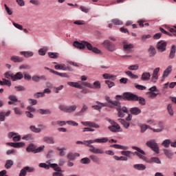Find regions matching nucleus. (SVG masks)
<instances>
[{
  "label": "nucleus",
  "mask_w": 176,
  "mask_h": 176,
  "mask_svg": "<svg viewBox=\"0 0 176 176\" xmlns=\"http://www.w3.org/2000/svg\"><path fill=\"white\" fill-rule=\"evenodd\" d=\"M147 129H151V126L149 125L143 124L140 126V132L145 133V131H146Z\"/></svg>",
  "instance_id": "nucleus-51"
},
{
  "label": "nucleus",
  "mask_w": 176,
  "mask_h": 176,
  "mask_svg": "<svg viewBox=\"0 0 176 176\" xmlns=\"http://www.w3.org/2000/svg\"><path fill=\"white\" fill-rule=\"evenodd\" d=\"M87 109H89V107L85 104H83L81 110L80 111L79 113H85V112H86V111H87Z\"/></svg>",
  "instance_id": "nucleus-58"
},
{
  "label": "nucleus",
  "mask_w": 176,
  "mask_h": 176,
  "mask_svg": "<svg viewBox=\"0 0 176 176\" xmlns=\"http://www.w3.org/2000/svg\"><path fill=\"white\" fill-rule=\"evenodd\" d=\"M6 145L12 146V148H23L25 145L24 142H7Z\"/></svg>",
  "instance_id": "nucleus-14"
},
{
  "label": "nucleus",
  "mask_w": 176,
  "mask_h": 176,
  "mask_svg": "<svg viewBox=\"0 0 176 176\" xmlns=\"http://www.w3.org/2000/svg\"><path fill=\"white\" fill-rule=\"evenodd\" d=\"M102 45L106 50H108V52H115V50H116V45L111 43L109 40H105L103 42Z\"/></svg>",
  "instance_id": "nucleus-8"
},
{
  "label": "nucleus",
  "mask_w": 176,
  "mask_h": 176,
  "mask_svg": "<svg viewBox=\"0 0 176 176\" xmlns=\"http://www.w3.org/2000/svg\"><path fill=\"white\" fill-rule=\"evenodd\" d=\"M111 23H113L114 25H123V21L119 19H111Z\"/></svg>",
  "instance_id": "nucleus-35"
},
{
  "label": "nucleus",
  "mask_w": 176,
  "mask_h": 176,
  "mask_svg": "<svg viewBox=\"0 0 176 176\" xmlns=\"http://www.w3.org/2000/svg\"><path fill=\"white\" fill-rule=\"evenodd\" d=\"M171 71H173V66L169 65L168 67L164 70L163 73L164 78H167L170 74H171Z\"/></svg>",
  "instance_id": "nucleus-23"
},
{
  "label": "nucleus",
  "mask_w": 176,
  "mask_h": 176,
  "mask_svg": "<svg viewBox=\"0 0 176 176\" xmlns=\"http://www.w3.org/2000/svg\"><path fill=\"white\" fill-rule=\"evenodd\" d=\"M160 31H161V32L162 34H165L166 35H168V36H173V35H174L175 36H176V34H171L167 31H166L163 28H160Z\"/></svg>",
  "instance_id": "nucleus-47"
},
{
  "label": "nucleus",
  "mask_w": 176,
  "mask_h": 176,
  "mask_svg": "<svg viewBox=\"0 0 176 176\" xmlns=\"http://www.w3.org/2000/svg\"><path fill=\"white\" fill-rule=\"evenodd\" d=\"M105 84L107 85L109 89H111V87H113V86H115V82L109 80H105Z\"/></svg>",
  "instance_id": "nucleus-59"
},
{
  "label": "nucleus",
  "mask_w": 176,
  "mask_h": 176,
  "mask_svg": "<svg viewBox=\"0 0 176 176\" xmlns=\"http://www.w3.org/2000/svg\"><path fill=\"white\" fill-rule=\"evenodd\" d=\"M123 49L124 50V52H130L131 50V49H134V45L133 44H128V43H125L123 45Z\"/></svg>",
  "instance_id": "nucleus-25"
},
{
  "label": "nucleus",
  "mask_w": 176,
  "mask_h": 176,
  "mask_svg": "<svg viewBox=\"0 0 176 176\" xmlns=\"http://www.w3.org/2000/svg\"><path fill=\"white\" fill-rule=\"evenodd\" d=\"M73 45L74 47L80 50L87 47L88 50H91L93 52V53H96V54H100V53H101V50H98L97 47H93V45H91L90 43L87 41H82L81 43H79V41H74Z\"/></svg>",
  "instance_id": "nucleus-3"
},
{
  "label": "nucleus",
  "mask_w": 176,
  "mask_h": 176,
  "mask_svg": "<svg viewBox=\"0 0 176 176\" xmlns=\"http://www.w3.org/2000/svg\"><path fill=\"white\" fill-rule=\"evenodd\" d=\"M14 111L15 115H23V111H21V110H20V109H19L18 107H14Z\"/></svg>",
  "instance_id": "nucleus-60"
},
{
  "label": "nucleus",
  "mask_w": 176,
  "mask_h": 176,
  "mask_svg": "<svg viewBox=\"0 0 176 176\" xmlns=\"http://www.w3.org/2000/svg\"><path fill=\"white\" fill-rule=\"evenodd\" d=\"M96 142H97L98 144H105V142H108V138H102L99 139L85 140V146H88V148H90V146H93V145L90 144H94Z\"/></svg>",
  "instance_id": "nucleus-5"
},
{
  "label": "nucleus",
  "mask_w": 176,
  "mask_h": 176,
  "mask_svg": "<svg viewBox=\"0 0 176 176\" xmlns=\"http://www.w3.org/2000/svg\"><path fill=\"white\" fill-rule=\"evenodd\" d=\"M160 72V67H156L152 74L151 82L152 83H156L157 79H159V72Z\"/></svg>",
  "instance_id": "nucleus-11"
},
{
  "label": "nucleus",
  "mask_w": 176,
  "mask_h": 176,
  "mask_svg": "<svg viewBox=\"0 0 176 176\" xmlns=\"http://www.w3.org/2000/svg\"><path fill=\"white\" fill-rule=\"evenodd\" d=\"M38 112L41 113V115H50L52 113L50 109H40L38 110Z\"/></svg>",
  "instance_id": "nucleus-33"
},
{
  "label": "nucleus",
  "mask_w": 176,
  "mask_h": 176,
  "mask_svg": "<svg viewBox=\"0 0 176 176\" xmlns=\"http://www.w3.org/2000/svg\"><path fill=\"white\" fill-rule=\"evenodd\" d=\"M89 159L94 162V163H98L100 162V158H98L96 155H91L89 156Z\"/></svg>",
  "instance_id": "nucleus-43"
},
{
  "label": "nucleus",
  "mask_w": 176,
  "mask_h": 176,
  "mask_svg": "<svg viewBox=\"0 0 176 176\" xmlns=\"http://www.w3.org/2000/svg\"><path fill=\"white\" fill-rule=\"evenodd\" d=\"M166 47H167V42L164 41H160L157 43V49L161 52V53L166 52Z\"/></svg>",
  "instance_id": "nucleus-10"
},
{
  "label": "nucleus",
  "mask_w": 176,
  "mask_h": 176,
  "mask_svg": "<svg viewBox=\"0 0 176 176\" xmlns=\"http://www.w3.org/2000/svg\"><path fill=\"white\" fill-rule=\"evenodd\" d=\"M21 55H24V57L28 58L30 57H32L34 56V52L31 51H26V52H21Z\"/></svg>",
  "instance_id": "nucleus-31"
},
{
  "label": "nucleus",
  "mask_w": 176,
  "mask_h": 176,
  "mask_svg": "<svg viewBox=\"0 0 176 176\" xmlns=\"http://www.w3.org/2000/svg\"><path fill=\"white\" fill-rule=\"evenodd\" d=\"M89 152H91L92 153L95 154H99V155H104L105 153V151H104V148H96L94 146H89Z\"/></svg>",
  "instance_id": "nucleus-13"
},
{
  "label": "nucleus",
  "mask_w": 176,
  "mask_h": 176,
  "mask_svg": "<svg viewBox=\"0 0 176 176\" xmlns=\"http://www.w3.org/2000/svg\"><path fill=\"white\" fill-rule=\"evenodd\" d=\"M94 89H101V83H100V81H95L94 82Z\"/></svg>",
  "instance_id": "nucleus-55"
},
{
  "label": "nucleus",
  "mask_w": 176,
  "mask_h": 176,
  "mask_svg": "<svg viewBox=\"0 0 176 176\" xmlns=\"http://www.w3.org/2000/svg\"><path fill=\"white\" fill-rule=\"evenodd\" d=\"M130 112L131 113V115H140V113H141L142 111L141 109L138 108V107H132L130 109Z\"/></svg>",
  "instance_id": "nucleus-20"
},
{
  "label": "nucleus",
  "mask_w": 176,
  "mask_h": 176,
  "mask_svg": "<svg viewBox=\"0 0 176 176\" xmlns=\"http://www.w3.org/2000/svg\"><path fill=\"white\" fill-rule=\"evenodd\" d=\"M76 105L67 106V113H72V112H75L76 111Z\"/></svg>",
  "instance_id": "nucleus-37"
},
{
  "label": "nucleus",
  "mask_w": 176,
  "mask_h": 176,
  "mask_svg": "<svg viewBox=\"0 0 176 176\" xmlns=\"http://www.w3.org/2000/svg\"><path fill=\"white\" fill-rule=\"evenodd\" d=\"M11 61L14 63H23L24 59L20 56H13L10 58Z\"/></svg>",
  "instance_id": "nucleus-26"
},
{
  "label": "nucleus",
  "mask_w": 176,
  "mask_h": 176,
  "mask_svg": "<svg viewBox=\"0 0 176 176\" xmlns=\"http://www.w3.org/2000/svg\"><path fill=\"white\" fill-rule=\"evenodd\" d=\"M21 136L16 133V135H14L13 137L12 141H14V142H19V141H21Z\"/></svg>",
  "instance_id": "nucleus-53"
},
{
  "label": "nucleus",
  "mask_w": 176,
  "mask_h": 176,
  "mask_svg": "<svg viewBox=\"0 0 176 176\" xmlns=\"http://www.w3.org/2000/svg\"><path fill=\"white\" fill-rule=\"evenodd\" d=\"M5 78L7 79H12L13 80V74L11 73L10 72H7L4 74Z\"/></svg>",
  "instance_id": "nucleus-50"
},
{
  "label": "nucleus",
  "mask_w": 176,
  "mask_h": 176,
  "mask_svg": "<svg viewBox=\"0 0 176 176\" xmlns=\"http://www.w3.org/2000/svg\"><path fill=\"white\" fill-rule=\"evenodd\" d=\"M8 100H10V101H8L9 105H16L14 102H17L19 101V99H17V97L13 95H10L8 97Z\"/></svg>",
  "instance_id": "nucleus-16"
},
{
  "label": "nucleus",
  "mask_w": 176,
  "mask_h": 176,
  "mask_svg": "<svg viewBox=\"0 0 176 176\" xmlns=\"http://www.w3.org/2000/svg\"><path fill=\"white\" fill-rule=\"evenodd\" d=\"M43 141L47 144H54V138L52 137H45L43 138Z\"/></svg>",
  "instance_id": "nucleus-32"
},
{
  "label": "nucleus",
  "mask_w": 176,
  "mask_h": 176,
  "mask_svg": "<svg viewBox=\"0 0 176 176\" xmlns=\"http://www.w3.org/2000/svg\"><path fill=\"white\" fill-rule=\"evenodd\" d=\"M111 148H115L116 149H121L122 151H127V149H129V146H122L120 144H113L111 145Z\"/></svg>",
  "instance_id": "nucleus-24"
},
{
  "label": "nucleus",
  "mask_w": 176,
  "mask_h": 176,
  "mask_svg": "<svg viewBox=\"0 0 176 176\" xmlns=\"http://www.w3.org/2000/svg\"><path fill=\"white\" fill-rule=\"evenodd\" d=\"M58 109L60 111H63V112H66L67 113V109H68V106H65L64 104H60L58 106Z\"/></svg>",
  "instance_id": "nucleus-52"
},
{
  "label": "nucleus",
  "mask_w": 176,
  "mask_h": 176,
  "mask_svg": "<svg viewBox=\"0 0 176 176\" xmlns=\"http://www.w3.org/2000/svg\"><path fill=\"white\" fill-rule=\"evenodd\" d=\"M149 79H151V73L144 72L142 74L141 80H142L143 82H146V81L149 80Z\"/></svg>",
  "instance_id": "nucleus-19"
},
{
  "label": "nucleus",
  "mask_w": 176,
  "mask_h": 176,
  "mask_svg": "<svg viewBox=\"0 0 176 176\" xmlns=\"http://www.w3.org/2000/svg\"><path fill=\"white\" fill-rule=\"evenodd\" d=\"M137 100V95L131 92L124 93V101H135Z\"/></svg>",
  "instance_id": "nucleus-9"
},
{
  "label": "nucleus",
  "mask_w": 176,
  "mask_h": 176,
  "mask_svg": "<svg viewBox=\"0 0 176 176\" xmlns=\"http://www.w3.org/2000/svg\"><path fill=\"white\" fill-rule=\"evenodd\" d=\"M146 146L152 149L155 153H160V148H159V144L156 142L155 140H150L146 142Z\"/></svg>",
  "instance_id": "nucleus-4"
},
{
  "label": "nucleus",
  "mask_w": 176,
  "mask_h": 176,
  "mask_svg": "<svg viewBox=\"0 0 176 176\" xmlns=\"http://www.w3.org/2000/svg\"><path fill=\"white\" fill-rule=\"evenodd\" d=\"M175 52H176V46L175 45H172L169 54V58L170 60H173L174 57H175Z\"/></svg>",
  "instance_id": "nucleus-22"
},
{
  "label": "nucleus",
  "mask_w": 176,
  "mask_h": 176,
  "mask_svg": "<svg viewBox=\"0 0 176 176\" xmlns=\"http://www.w3.org/2000/svg\"><path fill=\"white\" fill-rule=\"evenodd\" d=\"M46 52H47V50H44L43 48H41L38 50V54L39 56H45Z\"/></svg>",
  "instance_id": "nucleus-62"
},
{
  "label": "nucleus",
  "mask_w": 176,
  "mask_h": 176,
  "mask_svg": "<svg viewBox=\"0 0 176 176\" xmlns=\"http://www.w3.org/2000/svg\"><path fill=\"white\" fill-rule=\"evenodd\" d=\"M23 78V74L21 72H17L16 74H13L12 80L13 82H16V80H21Z\"/></svg>",
  "instance_id": "nucleus-21"
},
{
  "label": "nucleus",
  "mask_w": 176,
  "mask_h": 176,
  "mask_svg": "<svg viewBox=\"0 0 176 176\" xmlns=\"http://www.w3.org/2000/svg\"><path fill=\"white\" fill-rule=\"evenodd\" d=\"M102 76L104 79H111V80H115V79H116V76L115 75H112L110 74H104Z\"/></svg>",
  "instance_id": "nucleus-34"
},
{
  "label": "nucleus",
  "mask_w": 176,
  "mask_h": 176,
  "mask_svg": "<svg viewBox=\"0 0 176 176\" xmlns=\"http://www.w3.org/2000/svg\"><path fill=\"white\" fill-rule=\"evenodd\" d=\"M55 69H60L62 71H67V65L65 64H58L54 66Z\"/></svg>",
  "instance_id": "nucleus-30"
},
{
  "label": "nucleus",
  "mask_w": 176,
  "mask_h": 176,
  "mask_svg": "<svg viewBox=\"0 0 176 176\" xmlns=\"http://www.w3.org/2000/svg\"><path fill=\"white\" fill-rule=\"evenodd\" d=\"M25 175H27V170L25 168H23V169L21 170L19 176H25Z\"/></svg>",
  "instance_id": "nucleus-64"
},
{
  "label": "nucleus",
  "mask_w": 176,
  "mask_h": 176,
  "mask_svg": "<svg viewBox=\"0 0 176 176\" xmlns=\"http://www.w3.org/2000/svg\"><path fill=\"white\" fill-rule=\"evenodd\" d=\"M133 168L139 171H144V170L146 169V166L144 164H136L133 165Z\"/></svg>",
  "instance_id": "nucleus-17"
},
{
  "label": "nucleus",
  "mask_w": 176,
  "mask_h": 176,
  "mask_svg": "<svg viewBox=\"0 0 176 176\" xmlns=\"http://www.w3.org/2000/svg\"><path fill=\"white\" fill-rule=\"evenodd\" d=\"M127 82H129V78H122L121 79H120V83L121 85H126Z\"/></svg>",
  "instance_id": "nucleus-61"
},
{
  "label": "nucleus",
  "mask_w": 176,
  "mask_h": 176,
  "mask_svg": "<svg viewBox=\"0 0 176 176\" xmlns=\"http://www.w3.org/2000/svg\"><path fill=\"white\" fill-rule=\"evenodd\" d=\"M135 101H138L140 105H145V104H146V101L145 100V98L141 96H138V95H137L136 100H135Z\"/></svg>",
  "instance_id": "nucleus-29"
},
{
  "label": "nucleus",
  "mask_w": 176,
  "mask_h": 176,
  "mask_svg": "<svg viewBox=\"0 0 176 176\" xmlns=\"http://www.w3.org/2000/svg\"><path fill=\"white\" fill-rule=\"evenodd\" d=\"M135 87L138 90H145L146 89V87L136 83L135 84Z\"/></svg>",
  "instance_id": "nucleus-57"
},
{
  "label": "nucleus",
  "mask_w": 176,
  "mask_h": 176,
  "mask_svg": "<svg viewBox=\"0 0 176 176\" xmlns=\"http://www.w3.org/2000/svg\"><path fill=\"white\" fill-rule=\"evenodd\" d=\"M148 52H149L150 57H153V56L156 54V50L153 46L150 47V48L148 49Z\"/></svg>",
  "instance_id": "nucleus-42"
},
{
  "label": "nucleus",
  "mask_w": 176,
  "mask_h": 176,
  "mask_svg": "<svg viewBox=\"0 0 176 176\" xmlns=\"http://www.w3.org/2000/svg\"><path fill=\"white\" fill-rule=\"evenodd\" d=\"M50 58H58V53L57 52H48Z\"/></svg>",
  "instance_id": "nucleus-48"
},
{
  "label": "nucleus",
  "mask_w": 176,
  "mask_h": 176,
  "mask_svg": "<svg viewBox=\"0 0 176 176\" xmlns=\"http://www.w3.org/2000/svg\"><path fill=\"white\" fill-rule=\"evenodd\" d=\"M30 129L31 131H33V133H41V131H42V129L40 128H36L34 125L30 126Z\"/></svg>",
  "instance_id": "nucleus-46"
},
{
  "label": "nucleus",
  "mask_w": 176,
  "mask_h": 176,
  "mask_svg": "<svg viewBox=\"0 0 176 176\" xmlns=\"http://www.w3.org/2000/svg\"><path fill=\"white\" fill-rule=\"evenodd\" d=\"M170 144H171V140H165L162 143V146H164V148H168V146H170Z\"/></svg>",
  "instance_id": "nucleus-49"
},
{
  "label": "nucleus",
  "mask_w": 176,
  "mask_h": 176,
  "mask_svg": "<svg viewBox=\"0 0 176 176\" xmlns=\"http://www.w3.org/2000/svg\"><path fill=\"white\" fill-rule=\"evenodd\" d=\"M121 155L126 156V157H131V155H135V152L133 153L130 151H121Z\"/></svg>",
  "instance_id": "nucleus-28"
},
{
  "label": "nucleus",
  "mask_w": 176,
  "mask_h": 176,
  "mask_svg": "<svg viewBox=\"0 0 176 176\" xmlns=\"http://www.w3.org/2000/svg\"><path fill=\"white\" fill-rule=\"evenodd\" d=\"M167 111L170 116H174V110L173 109V104H168Z\"/></svg>",
  "instance_id": "nucleus-38"
},
{
  "label": "nucleus",
  "mask_w": 176,
  "mask_h": 176,
  "mask_svg": "<svg viewBox=\"0 0 176 176\" xmlns=\"http://www.w3.org/2000/svg\"><path fill=\"white\" fill-rule=\"evenodd\" d=\"M126 75L130 76L132 79H138V76L130 71L125 72Z\"/></svg>",
  "instance_id": "nucleus-41"
},
{
  "label": "nucleus",
  "mask_w": 176,
  "mask_h": 176,
  "mask_svg": "<svg viewBox=\"0 0 176 176\" xmlns=\"http://www.w3.org/2000/svg\"><path fill=\"white\" fill-rule=\"evenodd\" d=\"M47 165L45 163H41L39 164V167H41L42 168H45V170H49V168H54V171H61V168L58 167V165L57 164H50V162H47Z\"/></svg>",
  "instance_id": "nucleus-6"
},
{
  "label": "nucleus",
  "mask_w": 176,
  "mask_h": 176,
  "mask_svg": "<svg viewBox=\"0 0 176 176\" xmlns=\"http://www.w3.org/2000/svg\"><path fill=\"white\" fill-rule=\"evenodd\" d=\"M14 162L12 160H8L6 162L5 168H7V170H9V168H12V166L14 164Z\"/></svg>",
  "instance_id": "nucleus-36"
},
{
  "label": "nucleus",
  "mask_w": 176,
  "mask_h": 176,
  "mask_svg": "<svg viewBox=\"0 0 176 176\" xmlns=\"http://www.w3.org/2000/svg\"><path fill=\"white\" fill-rule=\"evenodd\" d=\"M108 122H109V123H111V124L112 125L108 126V129L109 130H110V131H111L112 133H119V131H120V126L118 125L117 122H115V121L111 119H109Z\"/></svg>",
  "instance_id": "nucleus-7"
},
{
  "label": "nucleus",
  "mask_w": 176,
  "mask_h": 176,
  "mask_svg": "<svg viewBox=\"0 0 176 176\" xmlns=\"http://www.w3.org/2000/svg\"><path fill=\"white\" fill-rule=\"evenodd\" d=\"M44 68L47 71H50V72H51L52 74H54V75H57L58 76H61V78H69V76L67 74V73H60L47 67H45Z\"/></svg>",
  "instance_id": "nucleus-12"
},
{
  "label": "nucleus",
  "mask_w": 176,
  "mask_h": 176,
  "mask_svg": "<svg viewBox=\"0 0 176 176\" xmlns=\"http://www.w3.org/2000/svg\"><path fill=\"white\" fill-rule=\"evenodd\" d=\"M104 99L108 102L109 104L108 107L109 108H116V111L118 112V116L119 118H124V113H129V111L127 110V107H123L122 108V104L118 100H111V98L109 96H104Z\"/></svg>",
  "instance_id": "nucleus-2"
},
{
  "label": "nucleus",
  "mask_w": 176,
  "mask_h": 176,
  "mask_svg": "<svg viewBox=\"0 0 176 176\" xmlns=\"http://www.w3.org/2000/svg\"><path fill=\"white\" fill-rule=\"evenodd\" d=\"M81 123L83 124V126H89V127H93L94 129H100V125L93 122L87 121L81 122Z\"/></svg>",
  "instance_id": "nucleus-15"
},
{
  "label": "nucleus",
  "mask_w": 176,
  "mask_h": 176,
  "mask_svg": "<svg viewBox=\"0 0 176 176\" xmlns=\"http://www.w3.org/2000/svg\"><path fill=\"white\" fill-rule=\"evenodd\" d=\"M22 140H25V141H32L34 140V136L32 134H28L23 136Z\"/></svg>",
  "instance_id": "nucleus-40"
},
{
  "label": "nucleus",
  "mask_w": 176,
  "mask_h": 176,
  "mask_svg": "<svg viewBox=\"0 0 176 176\" xmlns=\"http://www.w3.org/2000/svg\"><path fill=\"white\" fill-rule=\"evenodd\" d=\"M80 163L82 164H90L91 160L89 157H84L80 160Z\"/></svg>",
  "instance_id": "nucleus-44"
},
{
  "label": "nucleus",
  "mask_w": 176,
  "mask_h": 176,
  "mask_svg": "<svg viewBox=\"0 0 176 176\" xmlns=\"http://www.w3.org/2000/svg\"><path fill=\"white\" fill-rule=\"evenodd\" d=\"M164 155H166V157H168V159H171V157H173V156L174 155L173 153H171V151H170L168 149H164Z\"/></svg>",
  "instance_id": "nucleus-39"
},
{
  "label": "nucleus",
  "mask_w": 176,
  "mask_h": 176,
  "mask_svg": "<svg viewBox=\"0 0 176 176\" xmlns=\"http://www.w3.org/2000/svg\"><path fill=\"white\" fill-rule=\"evenodd\" d=\"M35 146L34 144H30L26 148V151L28 152H33L35 153Z\"/></svg>",
  "instance_id": "nucleus-45"
},
{
  "label": "nucleus",
  "mask_w": 176,
  "mask_h": 176,
  "mask_svg": "<svg viewBox=\"0 0 176 176\" xmlns=\"http://www.w3.org/2000/svg\"><path fill=\"white\" fill-rule=\"evenodd\" d=\"M132 149H134L135 151V154L139 159L141 160H143L146 163H148L149 164H153V163H155L156 164H162V161H160V159L157 157H152L151 158H148L145 156V151L144 150L140 148L139 147L137 146H132Z\"/></svg>",
  "instance_id": "nucleus-1"
},
{
  "label": "nucleus",
  "mask_w": 176,
  "mask_h": 176,
  "mask_svg": "<svg viewBox=\"0 0 176 176\" xmlns=\"http://www.w3.org/2000/svg\"><path fill=\"white\" fill-rule=\"evenodd\" d=\"M118 122L122 124L123 127H124V129H129V127H130V122H128L127 121L123 120V119H118Z\"/></svg>",
  "instance_id": "nucleus-27"
},
{
  "label": "nucleus",
  "mask_w": 176,
  "mask_h": 176,
  "mask_svg": "<svg viewBox=\"0 0 176 176\" xmlns=\"http://www.w3.org/2000/svg\"><path fill=\"white\" fill-rule=\"evenodd\" d=\"M12 25L15 28H17V30H20V31H23V25L15 23L14 21H12Z\"/></svg>",
  "instance_id": "nucleus-56"
},
{
  "label": "nucleus",
  "mask_w": 176,
  "mask_h": 176,
  "mask_svg": "<svg viewBox=\"0 0 176 176\" xmlns=\"http://www.w3.org/2000/svg\"><path fill=\"white\" fill-rule=\"evenodd\" d=\"M147 94L148 95L149 98H156V97H157L159 94L149 91V92H147Z\"/></svg>",
  "instance_id": "nucleus-54"
},
{
  "label": "nucleus",
  "mask_w": 176,
  "mask_h": 176,
  "mask_svg": "<svg viewBox=\"0 0 176 176\" xmlns=\"http://www.w3.org/2000/svg\"><path fill=\"white\" fill-rule=\"evenodd\" d=\"M63 171H56V172H54L52 173V176H64V174L62 173Z\"/></svg>",
  "instance_id": "nucleus-63"
},
{
  "label": "nucleus",
  "mask_w": 176,
  "mask_h": 176,
  "mask_svg": "<svg viewBox=\"0 0 176 176\" xmlns=\"http://www.w3.org/2000/svg\"><path fill=\"white\" fill-rule=\"evenodd\" d=\"M79 83H80V81L78 82H67V85L69 86H71V87H76V89H83V87L80 85Z\"/></svg>",
  "instance_id": "nucleus-18"
}]
</instances>
